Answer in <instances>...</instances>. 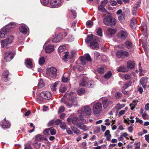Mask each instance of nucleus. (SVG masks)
Segmentation results:
<instances>
[{
  "instance_id": "1",
  "label": "nucleus",
  "mask_w": 149,
  "mask_h": 149,
  "mask_svg": "<svg viewBox=\"0 0 149 149\" xmlns=\"http://www.w3.org/2000/svg\"><path fill=\"white\" fill-rule=\"evenodd\" d=\"M85 41L87 43H90V47L92 49L96 50L98 48V42L99 39L95 36H93V34L88 35Z\"/></svg>"
},
{
  "instance_id": "2",
  "label": "nucleus",
  "mask_w": 149,
  "mask_h": 149,
  "mask_svg": "<svg viewBox=\"0 0 149 149\" xmlns=\"http://www.w3.org/2000/svg\"><path fill=\"white\" fill-rule=\"evenodd\" d=\"M84 117L82 116H79V119L74 114L71 115L70 117L67 119V121L70 124L72 123L74 125H77L78 121H81L83 123L86 122V120L84 119Z\"/></svg>"
},
{
  "instance_id": "3",
  "label": "nucleus",
  "mask_w": 149,
  "mask_h": 149,
  "mask_svg": "<svg viewBox=\"0 0 149 149\" xmlns=\"http://www.w3.org/2000/svg\"><path fill=\"white\" fill-rule=\"evenodd\" d=\"M57 69L54 67H52L47 70L45 76L50 79H54L57 76Z\"/></svg>"
},
{
  "instance_id": "4",
  "label": "nucleus",
  "mask_w": 149,
  "mask_h": 149,
  "mask_svg": "<svg viewBox=\"0 0 149 149\" xmlns=\"http://www.w3.org/2000/svg\"><path fill=\"white\" fill-rule=\"evenodd\" d=\"M103 22L105 25L113 26L116 24V21L113 17L110 15H107L104 18Z\"/></svg>"
},
{
  "instance_id": "5",
  "label": "nucleus",
  "mask_w": 149,
  "mask_h": 149,
  "mask_svg": "<svg viewBox=\"0 0 149 149\" xmlns=\"http://www.w3.org/2000/svg\"><path fill=\"white\" fill-rule=\"evenodd\" d=\"M78 112L83 117L84 116L88 117L91 114V109L89 106L86 105L82 108L81 110L78 111Z\"/></svg>"
},
{
  "instance_id": "6",
  "label": "nucleus",
  "mask_w": 149,
  "mask_h": 149,
  "mask_svg": "<svg viewBox=\"0 0 149 149\" xmlns=\"http://www.w3.org/2000/svg\"><path fill=\"white\" fill-rule=\"evenodd\" d=\"M93 105V111L96 114H99L101 112L102 109V104L100 102H93L91 104Z\"/></svg>"
},
{
  "instance_id": "7",
  "label": "nucleus",
  "mask_w": 149,
  "mask_h": 149,
  "mask_svg": "<svg viewBox=\"0 0 149 149\" xmlns=\"http://www.w3.org/2000/svg\"><path fill=\"white\" fill-rule=\"evenodd\" d=\"M13 39L12 37H11L1 40V44L2 47L4 48L7 47L12 43Z\"/></svg>"
},
{
  "instance_id": "8",
  "label": "nucleus",
  "mask_w": 149,
  "mask_h": 149,
  "mask_svg": "<svg viewBox=\"0 0 149 149\" xmlns=\"http://www.w3.org/2000/svg\"><path fill=\"white\" fill-rule=\"evenodd\" d=\"M40 96L42 99L45 100H50L52 97L51 93L48 91H43L40 93Z\"/></svg>"
},
{
  "instance_id": "9",
  "label": "nucleus",
  "mask_w": 149,
  "mask_h": 149,
  "mask_svg": "<svg viewBox=\"0 0 149 149\" xmlns=\"http://www.w3.org/2000/svg\"><path fill=\"white\" fill-rule=\"evenodd\" d=\"M15 54L10 51H8L5 53L4 59L6 62L11 61L13 58Z\"/></svg>"
},
{
  "instance_id": "10",
  "label": "nucleus",
  "mask_w": 149,
  "mask_h": 149,
  "mask_svg": "<svg viewBox=\"0 0 149 149\" xmlns=\"http://www.w3.org/2000/svg\"><path fill=\"white\" fill-rule=\"evenodd\" d=\"M116 55L118 58H124L128 57L129 56V54L127 52L125 51L119 50L117 52Z\"/></svg>"
},
{
  "instance_id": "11",
  "label": "nucleus",
  "mask_w": 149,
  "mask_h": 149,
  "mask_svg": "<svg viewBox=\"0 0 149 149\" xmlns=\"http://www.w3.org/2000/svg\"><path fill=\"white\" fill-rule=\"evenodd\" d=\"M10 32V30L6 27H4L0 31V38H3L7 34Z\"/></svg>"
},
{
  "instance_id": "12",
  "label": "nucleus",
  "mask_w": 149,
  "mask_h": 149,
  "mask_svg": "<svg viewBox=\"0 0 149 149\" xmlns=\"http://www.w3.org/2000/svg\"><path fill=\"white\" fill-rule=\"evenodd\" d=\"M61 0H51L50 4L52 7H58L61 6Z\"/></svg>"
},
{
  "instance_id": "13",
  "label": "nucleus",
  "mask_w": 149,
  "mask_h": 149,
  "mask_svg": "<svg viewBox=\"0 0 149 149\" xmlns=\"http://www.w3.org/2000/svg\"><path fill=\"white\" fill-rule=\"evenodd\" d=\"M62 34H59L58 35L56 36V37L53 40V42H59L63 38L65 37L67 35V34L64 33V36H62Z\"/></svg>"
},
{
  "instance_id": "14",
  "label": "nucleus",
  "mask_w": 149,
  "mask_h": 149,
  "mask_svg": "<svg viewBox=\"0 0 149 149\" xmlns=\"http://www.w3.org/2000/svg\"><path fill=\"white\" fill-rule=\"evenodd\" d=\"M127 36V33L124 30L120 31L118 34V37L122 39H124Z\"/></svg>"
},
{
  "instance_id": "15",
  "label": "nucleus",
  "mask_w": 149,
  "mask_h": 149,
  "mask_svg": "<svg viewBox=\"0 0 149 149\" xmlns=\"http://www.w3.org/2000/svg\"><path fill=\"white\" fill-rule=\"evenodd\" d=\"M83 123V122L77 123V126L78 128L84 131H86L88 130V128L87 126L84 124Z\"/></svg>"
},
{
  "instance_id": "16",
  "label": "nucleus",
  "mask_w": 149,
  "mask_h": 149,
  "mask_svg": "<svg viewBox=\"0 0 149 149\" xmlns=\"http://www.w3.org/2000/svg\"><path fill=\"white\" fill-rule=\"evenodd\" d=\"M9 72L8 71H6L3 72L1 76V79L4 81H7L9 80L8 76L9 74Z\"/></svg>"
},
{
  "instance_id": "17",
  "label": "nucleus",
  "mask_w": 149,
  "mask_h": 149,
  "mask_svg": "<svg viewBox=\"0 0 149 149\" xmlns=\"http://www.w3.org/2000/svg\"><path fill=\"white\" fill-rule=\"evenodd\" d=\"M45 47V51L47 53H50L52 52L54 50V46L51 45H49L47 46H46L44 45L43 48Z\"/></svg>"
},
{
  "instance_id": "18",
  "label": "nucleus",
  "mask_w": 149,
  "mask_h": 149,
  "mask_svg": "<svg viewBox=\"0 0 149 149\" xmlns=\"http://www.w3.org/2000/svg\"><path fill=\"white\" fill-rule=\"evenodd\" d=\"M4 121L1 123V125L3 128H7L10 127L9 122L5 118L4 119Z\"/></svg>"
},
{
  "instance_id": "19",
  "label": "nucleus",
  "mask_w": 149,
  "mask_h": 149,
  "mask_svg": "<svg viewBox=\"0 0 149 149\" xmlns=\"http://www.w3.org/2000/svg\"><path fill=\"white\" fill-rule=\"evenodd\" d=\"M148 78L147 77H142L140 80V82L142 86L144 88L146 87V84L148 82Z\"/></svg>"
},
{
  "instance_id": "20",
  "label": "nucleus",
  "mask_w": 149,
  "mask_h": 149,
  "mask_svg": "<svg viewBox=\"0 0 149 149\" xmlns=\"http://www.w3.org/2000/svg\"><path fill=\"white\" fill-rule=\"evenodd\" d=\"M88 81V79L86 77H84L79 84V86H86V87L87 83Z\"/></svg>"
},
{
  "instance_id": "21",
  "label": "nucleus",
  "mask_w": 149,
  "mask_h": 149,
  "mask_svg": "<svg viewBox=\"0 0 149 149\" xmlns=\"http://www.w3.org/2000/svg\"><path fill=\"white\" fill-rule=\"evenodd\" d=\"M118 72H126L129 70V69L128 68L127 66H121L118 68Z\"/></svg>"
},
{
  "instance_id": "22",
  "label": "nucleus",
  "mask_w": 149,
  "mask_h": 149,
  "mask_svg": "<svg viewBox=\"0 0 149 149\" xmlns=\"http://www.w3.org/2000/svg\"><path fill=\"white\" fill-rule=\"evenodd\" d=\"M135 73L134 72H131L130 74H125L124 75V78L126 80H128L132 78V76L135 77Z\"/></svg>"
},
{
  "instance_id": "23",
  "label": "nucleus",
  "mask_w": 149,
  "mask_h": 149,
  "mask_svg": "<svg viewBox=\"0 0 149 149\" xmlns=\"http://www.w3.org/2000/svg\"><path fill=\"white\" fill-rule=\"evenodd\" d=\"M25 63L26 67L29 68H32L33 64L31 59L30 58L26 60Z\"/></svg>"
},
{
  "instance_id": "24",
  "label": "nucleus",
  "mask_w": 149,
  "mask_h": 149,
  "mask_svg": "<svg viewBox=\"0 0 149 149\" xmlns=\"http://www.w3.org/2000/svg\"><path fill=\"white\" fill-rule=\"evenodd\" d=\"M49 132L52 135H54L56 134L55 130L54 129H45L44 131V133L46 135L48 134Z\"/></svg>"
},
{
  "instance_id": "25",
  "label": "nucleus",
  "mask_w": 149,
  "mask_h": 149,
  "mask_svg": "<svg viewBox=\"0 0 149 149\" xmlns=\"http://www.w3.org/2000/svg\"><path fill=\"white\" fill-rule=\"evenodd\" d=\"M112 103V102L108 100L107 99L104 100L102 102L103 107L105 109L109 105L111 104Z\"/></svg>"
},
{
  "instance_id": "26",
  "label": "nucleus",
  "mask_w": 149,
  "mask_h": 149,
  "mask_svg": "<svg viewBox=\"0 0 149 149\" xmlns=\"http://www.w3.org/2000/svg\"><path fill=\"white\" fill-rule=\"evenodd\" d=\"M104 135L106 137L107 141H110L111 140V135L110 134V131L109 130H107L106 131L104 134Z\"/></svg>"
},
{
  "instance_id": "27",
  "label": "nucleus",
  "mask_w": 149,
  "mask_h": 149,
  "mask_svg": "<svg viewBox=\"0 0 149 149\" xmlns=\"http://www.w3.org/2000/svg\"><path fill=\"white\" fill-rule=\"evenodd\" d=\"M64 104H65L66 106L68 108H70L73 105V100H69L68 101H65L64 102Z\"/></svg>"
},
{
  "instance_id": "28",
  "label": "nucleus",
  "mask_w": 149,
  "mask_h": 149,
  "mask_svg": "<svg viewBox=\"0 0 149 149\" xmlns=\"http://www.w3.org/2000/svg\"><path fill=\"white\" fill-rule=\"evenodd\" d=\"M116 32V30L111 28L109 29L107 31V33L108 36H111L114 34Z\"/></svg>"
},
{
  "instance_id": "29",
  "label": "nucleus",
  "mask_w": 149,
  "mask_h": 149,
  "mask_svg": "<svg viewBox=\"0 0 149 149\" xmlns=\"http://www.w3.org/2000/svg\"><path fill=\"white\" fill-rule=\"evenodd\" d=\"M70 58H71L70 53L68 52H66L65 53L63 59L65 61H67Z\"/></svg>"
},
{
  "instance_id": "30",
  "label": "nucleus",
  "mask_w": 149,
  "mask_h": 149,
  "mask_svg": "<svg viewBox=\"0 0 149 149\" xmlns=\"http://www.w3.org/2000/svg\"><path fill=\"white\" fill-rule=\"evenodd\" d=\"M127 66L129 69L133 68L134 67V63L132 61H128L127 63Z\"/></svg>"
},
{
  "instance_id": "31",
  "label": "nucleus",
  "mask_w": 149,
  "mask_h": 149,
  "mask_svg": "<svg viewBox=\"0 0 149 149\" xmlns=\"http://www.w3.org/2000/svg\"><path fill=\"white\" fill-rule=\"evenodd\" d=\"M137 23V21L135 18H133L131 20L130 23V26L132 28L136 27Z\"/></svg>"
},
{
  "instance_id": "32",
  "label": "nucleus",
  "mask_w": 149,
  "mask_h": 149,
  "mask_svg": "<svg viewBox=\"0 0 149 149\" xmlns=\"http://www.w3.org/2000/svg\"><path fill=\"white\" fill-rule=\"evenodd\" d=\"M19 29L20 31L22 33L24 34H25L27 32V29L26 28L23 26L19 27Z\"/></svg>"
},
{
  "instance_id": "33",
  "label": "nucleus",
  "mask_w": 149,
  "mask_h": 149,
  "mask_svg": "<svg viewBox=\"0 0 149 149\" xmlns=\"http://www.w3.org/2000/svg\"><path fill=\"white\" fill-rule=\"evenodd\" d=\"M118 20L121 23L123 22L125 20V14L124 13H122L118 17Z\"/></svg>"
},
{
  "instance_id": "34",
  "label": "nucleus",
  "mask_w": 149,
  "mask_h": 149,
  "mask_svg": "<svg viewBox=\"0 0 149 149\" xmlns=\"http://www.w3.org/2000/svg\"><path fill=\"white\" fill-rule=\"evenodd\" d=\"M67 89V88L66 86L64 85H62L59 88V91L61 93H64L65 92Z\"/></svg>"
},
{
  "instance_id": "35",
  "label": "nucleus",
  "mask_w": 149,
  "mask_h": 149,
  "mask_svg": "<svg viewBox=\"0 0 149 149\" xmlns=\"http://www.w3.org/2000/svg\"><path fill=\"white\" fill-rule=\"evenodd\" d=\"M137 102L138 101L134 100L132 103H131L130 105L131 107V110H133L135 108L137 104Z\"/></svg>"
},
{
  "instance_id": "36",
  "label": "nucleus",
  "mask_w": 149,
  "mask_h": 149,
  "mask_svg": "<svg viewBox=\"0 0 149 149\" xmlns=\"http://www.w3.org/2000/svg\"><path fill=\"white\" fill-rule=\"evenodd\" d=\"M72 129L73 132L76 134L78 135L81 134L80 131L76 127H73L72 128Z\"/></svg>"
},
{
  "instance_id": "37",
  "label": "nucleus",
  "mask_w": 149,
  "mask_h": 149,
  "mask_svg": "<svg viewBox=\"0 0 149 149\" xmlns=\"http://www.w3.org/2000/svg\"><path fill=\"white\" fill-rule=\"evenodd\" d=\"M45 85V84L42 79H40L38 82V87L39 88H41L43 87Z\"/></svg>"
},
{
  "instance_id": "38",
  "label": "nucleus",
  "mask_w": 149,
  "mask_h": 149,
  "mask_svg": "<svg viewBox=\"0 0 149 149\" xmlns=\"http://www.w3.org/2000/svg\"><path fill=\"white\" fill-rule=\"evenodd\" d=\"M125 45L127 47L128 49H131L132 47V43L129 41H127L125 42Z\"/></svg>"
},
{
  "instance_id": "39",
  "label": "nucleus",
  "mask_w": 149,
  "mask_h": 149,
  "mask_svg": "<svg viewBox=\"0 0 149 149\" xmlns=\"http://www.w3.org/2000/svg\"><path fill=\"white\" fill-rule=\"evenodd\" d=\"M43 139V136L41 135H38L35 137V140L37 141H41Z\"/></svg>"
},
{
  "instance_id": "40",
  "label": "nucleus",
  "mask_w": 149,
  "mask_h": 149,
  "mask_svg": "<svg viewBox=\"0 0 149 149\" xmlns=\"http://www.w3.org/2000/svg\"><path fill=\"white\" fill-rule=\"evenodd\" d=\"M67 74V73H65L63 74L62 78V81L63 82H66L68 80V78L66 76Z\"/></svg>"
},
{
  "instance_id": "41",
  "label": "nucleus",
  "mask_w": 149,
  "mask_h": 149,
  "mask_svg": "<svg viewBox=\"0 0 149 149\" xmlns=\"http://www.w3.org/2000/svg\"><path fill=\"white\" fill-rule=\"evenodd\" d=\"M84 57L87 61L91 62L92 61L91 58L88 54H85Z\"/></svg>"
},
{
  "instance_id": "42",
  "label": "nucleus",
  "mask_w": 149,
  "mask_h": 149,
  "mask_svg": "<svg viewBox=\"0 0 149 149\" xmlns=\"http://www.w3.org/2000/svg\"><path fill=\"white\" fill-rule=\"evenodd\" d=\"M112 75V73L111 71H109L106 73L104 75V77L105 78L108 79Z\"/></svg>"
},
{
  "instance_id": "43",
  "label": "nucleus",
  "mask_w": 149,
  "mask_h": 149,
  "mask_svg": "<svg viewBox=\"0 0 149 149\" xmlns=\"http://www.w3.org/2000/svg\"><path fill=\"white\" fill-rule=\"evenodd\" d=\"M96 33L98 36H99L101 37L102 36V29L101 28H98L97 30Z\"/></svg>"
},
{
  "instance_id": "44",
  "label": "nucleus",
  "mask_w": 149,
  "mask_h": 149,
  "mask_svg": "<svg viewBox=\"0 0 149 149\" xmlns=\"http://www.w3.org/2000/svg\"><path fill=\"white\" fill-rule=\"evenodd\" d=\"M132 82L131 81H129L126 82L123 85V88L124 89H125L129 86H131Z\"/></svg>"
},
{
  "instance_id": "45",
  "label": "nucleus",
  "mask_w": 149,
  "mask_h": 149,
  "mask_svg": "<svg viewBox=\"0 0 149 149\" xmlns=\"http://www.w3.org/2000/svg\"><path fill=\"white\" fill-rule=\"evenodd\" d=\"M85 92V90L84 88H81L79 89L77 91V93L79 95H82L84 94Z\"/></svg>"
},
{
  "instance_id": "46",
  "label": "nucleus",
  "mask_w": 149,
  "mask_h": 149,
  "mask_svg": "<svg viewBox=\"0 0 149 149\" xmlns=\"http://www.w3.org/2000/svg\"><path fill=\"white\" fill-rule=\"evenodd\" d=\"M41 143H38L37 142H35V143H33V145L34 146V147L36 148H40V146Z\"/></svg>"
},
{
  "instance_id": "47",
  "label": "nucleus",
  "mask_w": 149,
  "mask_h": 149,
  "mask_svg": "<svg viewBox=\"0 0 149 149\" xmlns=\"http://www.w3.org/2000/svg\"><path fill=\"white\" fill-rule=\"evenodd\" d=\"M94 85V83L91 81H88L87 85L86 87L88 88H92Z\"/></svg>"
},
{
  "instance_id": "48",
  "label": "nucleus",
  "mask_w": 149,
  "mask_h": 149,
  "mask_svg": "<svg viewBox=\"0 0 149 149\" xmlns=\"http://www.w3.org/2000/svg\"><path fill=\"white\" fill-rule=\"evenodd\" d=\"M104 68L99 67L97 68V70L99 73H102L104 72Z\"/></svg>"
},
{
  "instance_id": "49",
  "label": "nucleus",
  "mask_w": 149,
  "mask_h": 149,
  "mask_svg": "<svg viewBox=\"0 0 149 149\" xmlns=\"http://www.w3.org/2000/svg\"><path fill=\"white\" fill-rule=\"evenodd\" d=\"M65 48V47L64 46H61L58 49V51L59 52H61L64 50Z\"/></svg>"
},
{
  "instance_id": "50",
  "label": "nucleus",
  "mask_w": 149,
  "mask_h": 149,
  "mask_svg": "<svg viewBox=\"0 0 149 149\" xmlns=\"http://www.w3.org/2000/svg\"><path fill=\"white\" fill-rule=\"evenodd\" d=\"M125 107L124 104H117L116 106V109L120 110Z\"/></svg>"
},
{
  "instance_id": "51",
  "label": "nucleus",
  "mask_w": 149,
  "mask_h": 149,
  "mask_svg": "<svg viewBox=\"0 0 149 149\" xmlns=\"http://www.w3.org/2000/svg\"><path fill=\"white\" fill-rule=\"evenodd\" d=\"M93 22L90 21H88L86 23V25L87 27H91L93 25Z\"/></svg>"
},
{
  "instance_id": "52",
  "label": "nucleus",
  "mask_w": 149,
  "mask_h": 149,
  "mask_svg": "<svg viewBox=\"0 0 149 149\" xmlns=\"http://www.w3.org/2000/svg\"><path fill=\"white\" fill-rule=\"evenodd\" d=\"M60 127L63 130L66 129V125L64 123H61L60 125Z\"/></svg>"
},
{
  "instance_id": "53",
  "label": "nucleus",
  "mask_w": 149,
  "mask_h": 149,
  "mask_svg": "<svg viewBox=\"0 0 149 149\" xmlns=\"http://www.w3.org/2000/svg\"><path fill=\"white\" fill-rule=\"evenodd\" d=\"M85 59L84 57H81L80 58V61L81 63L83 65H84L86 64V61H85Z\"/></svg>"
},
{
  "instance_id": "54",
  "label": "nucleus",
  "mask_w": 149,
  "mask_h": 149,
  "mask_svg": "<svg viewBox=\"0 0 149 149\" xmlns=\"http://www.w3.org/2000/svg\"><path fill=\"white\" fill-rule=\"evenodd\" d=\"M45 62V58L43 57H42L41 58L39 61V64L42 65Z\"/></svg>"
},
{
  "instance_id": "55",
  "label": "nucleus",
  "mask_w": 149,
  "mask_h": 149,
  "mask_svg": "<svg viewBox=\"0 0 149 149\" xmlns=\"http://www.w3.org/2000/svg\"><path fill=\"white\" fill-rule=\"evenodd\" d=\"M104 6H103L102 5L98 7V10L101 11H105L106 10L104 8Z\"/></svg>"
},
{
  "instance_id": "56",
  "label": "nucleus",
  "mask_w": 149,
  "mask_h": 149,
  "mask_svg": "<svg viewBox=\"0 0 149 149\" xmlns=\"http://www.w3.org/2000/svg\"><path fill=\"white\" fill-rule=\"evenodd\" d=\"M65 108L63 106H61L59 108L58 112L59 113H60L63 112Z\"/></svg>"
},
{
  "instance_id": "57",
  "label": "nucleus",
  "mask_w": 149,
  "mask_h": 149,
  "mask_svg": "<svg viewBox=\"0 0 149 149\" xmlns=\"http://www.w3.org/2000/svg\"><path fill=\"white\" fill-rule=\"evenodd\" d=\"M137 8H138L136 7H134L132 10V14L133 15H136Z\"/></svg>"
},
{
  "instance_id": "58",
  "label": "nucleus",
  "mask_w": 149,
  "mask_h": 149,
  "mask_svg": "<svg viewBox=\"0 0 149 149\" xmlns=\"http://www.w3.org/2000/svg\"><path fill=\"white\" fill-rule=\"evenodd\" d=\"M108 2L107 0H104L101 2V5L103 6H105L108 3Z\"/></svg>"
},
{
  "instance_id": "59",
  "label": "nucleus",
  "mask_w": 149,
  "mask_h": 149,
  "mask_svg": "<svg viewBox=\"0 0 149 149\" xmlns=\"http://www.w3.org/2000/svg\"><path fill=\"white\" fill-rule=\"evenodd\" d=\"M42 5L44 6H46L48 4L49 2V0H44L42 2H41Z\"/></svg>"
},
{
  "instance_id": "60",
  "label": "nucleus",
  "mask_w": 149,
  "mask_h": 149,
  "mask_svg": "<svg viewBox=\"0 0 149 149\" xmlns=\"http://www.w3.org/2000/svg\"><path fill=\"white\" fill-rule=\"evenodd\" d=\"M76 52L75 51H72L70 54L71 58H72L76 54Z\"/></svg>"
},
{
  "instance_id": "61",
  "label": "nucleus",
  "mask_w": 149,
  "mask_h": 149,
  "mask_svg": "<svg viewBox=\"0 0 149 149\" xmlns=\"http://www.w3.org/2000/svg\"><path fill=\"white\" fill-rule=\"evenodd\" d=\"M94 58L95 59H97L100 56L99 53L95 52L94 53Z\"/></svg>"
},
{
  "instance_id": "62",
  "label": "nucleus",
  "mask_w": 149,
  "mask_h": 149,
  "mask_svg": "<svg viewBox=\"0 0 149 149\" xmlns=\"http://www.w3.org/2000/svg\"><path fill=\"white\" fill-rule=\"evenodd\" d=\"M134 145H136L135 148L134 149H140V142L134 143Z\"/></svg>"
},
{
  "instance_id": "63",
  "label": "nucleus",
  "mask_w": 149,
  "mask_h": 149,
  "mask_svg": "<svg viewBox=\"0 0 149 149\" xmlns=\"http://www.w3.org/2000/svg\"><path fill=\"white\" fill-rule=\"evenodd\" d=\"M61 120L60 119H57L54 122V124L56 125H59L60 123L61 124Z\"/></svg>"
},
{
  "instance_id": "64",
  "label": "nucleus",
  "mask_w": 149,
  "mask_h": 149,
  "mask_svg": "<svg viewBox=\"0 0 149 149\" xmlns=\"http://www.w3.org/2000/svg\"><path fill=\"white\" fill-rule=\"evenodd\" d=\"M147 113L145 112L143 114H142V117L144 119L146 120L148 119V118L146 117V116H147Z\"/></svg>"
}]
</instances>
